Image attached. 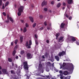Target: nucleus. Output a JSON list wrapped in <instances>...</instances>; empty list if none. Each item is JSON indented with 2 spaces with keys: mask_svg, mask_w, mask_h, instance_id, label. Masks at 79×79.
I'll use <instances>...</instances> for the list:
<instances>
[{
  "mask_svg": "<svg viewBox=\"0 0 79 79\" xmlns=\"http://www.w3.org/2000/svg\"><path fill=\"white\" fill-rule=\"evenodd\" d=\"M23 64L24 65V69H25V70H27V71H28L29 67H28V66H27V61L24 62L23 63Z\"/></svg>",
  "mask_w": 79,
  "mask_h": 79,
  "instance_id": "nucleus-5",
  "label": "nucleus"
},
{
  "mask_svg": "<svg viewBox=\"0 0 79 79\" xmlns=\"http://www.w3.org/2000/svg\"><path fill=\"white\" fill-rule=\"evenodd\" d=\"M65 8V7H63V8H62V9L63 10H64Z\"/></svg>",
  "mask_w": 79,
  "mask_h": 79,
  "instance_id": "nucleus-63",
  "label": "nucleus"
},
{
  "mask_svg": "<svg viewBox=\"0 0 79 79\" xmlns=\"http://www.w3.org/2000/svg\"><path fill=\"white\" fill-rule=\"evenodd\" d=\"M59 35H60V33H57V34H56V39H57V37H58Z\"/></svg>",
  "mask_w": 79,
  "mask_h": 79,
  "instance_id": "nucleus-28",
  "label": "nucleus"
},
{
  "mask_svg": "<svg viewBox=\"0 0 79 79\" xmlns=\"http://www.w3.org/2000/svg\"><path fill=\"white\" fill-rule=\"evenodd\" d=\"M43 77H47V78H48V77H49V76H43Z\"/></svg>",
  "mask_w": 79,
  "mask_h": 79,
  "instance_id": "nucleus-37",
  "label": "nucleus"
},
{
  "mask_svg": "<svg viewBox=\"0 0 79 79\" xmlns=\"http://www.w3.org/2000/svg\"><path fill=\"white\" fill-rule=\"evenodd\" d=\"M5 9V6H4V3L2 4V9Z\"/></svg>",
  "mask_w": 79,
  "mask_h": 79,
  "instance_id": "nucleus-36",
  "label": "nucleus"
},
{
  "mask_svg": "<svg viewBox=\"0 0 79 79\" xmlns=\"http://www.w3.org/2000/svg\"><path fill=\"white\" fill-rule=\"evenodd\" d=\"M43 58H45V57L44 56H42Z\"/></svg>",
  "mask_w": 79,
  "mask_h": 79,
  "instance_id": "nucleus-61",
  "label": "nucleus"
},
{
  "mask_svg": "<svg viewBox=\"0 0 79 79\" xmlns=\"http://www.w3.org/2000/svg\"><path fill=\"white\" fill-rule=\"evenodd\" d=\"M48 54L47 53H46L45 54V56H48Z\"/></svg>",
  "mask_w": 79,
  "mask_h": 79,
  "instance_id": "nucleus-41",
  "label": "nucleus"
},
{
  "mask_svg": "<svg viewBox=\"0 0 79 79\" xmlns=\"http://www.w3.org/2000/svg\"><path fill=\"white\" fill-rule=\"evenodd\" d=\"M69 61V59H68V60H64V61Z\"/></svg>",
  "mask_w": 79,
  "mask_h": 79,
  "instance_id": "nucleus-57",
  "label": "nucleus"
},
{
  "mask_svg": "<svg viewBox=\"0 0 79 79\" xmlns=\"http://www.w3.org/2000/svg\"><path fill=\"white\" fill-rule=\"evenodd\" d=\"M20 53L21 55H23V54H24V51L22 50L21 51V52H20Z\"/></svg>",
  "mask_w": 79,
  "mask_h": 79,
  "instance_id": "nucleus-25",
  "label": "nucleus"
},
{
  "mask_svg": "<svg viewBox=\"0 0 79 79\" xmlns=\"http://www.w3.org/2000/svg\"><path fill=\"white\" fill-rule=\"evenodd\" d=\"M25 76H27V79H29V77L28 76L26 75H25Z\"/></svg>",
  "mask_w": 79,
  "mask_h": 79,
  "instance_id": "nucleus-51",
  "label": "nucleus"
},
{
  "mask_svg": "<svg viewBox=\"0 0 79 79\" xmlns=\"http://www.w3.org/2000/svg\"><path fill=\"white\" fill-rule=\"evenodd\" d=\"M59 64L60 66V69H63L69 70V69L70 68L69 70L72 72L74 69V66L72 63L64 62L62 65H61V63H60Z\"/></svg>",
  "mask_w": 79,
  "mask_h": 79,
  "instance_id": "nucleus-1",
  "label": "nucleus"
},
{
  "mask_svg": "<svg viewBox=\"0 0 79 79\" xmlns=\"http://www.w3.org/2000/svg\"><path fill=\"white\" fill-rule=\"evenodd\" d=\"M44 10L45 11H47L48 9L47 8H44Z\"/></svg>",
  "mask_w": 79,
  "mask_h": 79,
  "instance_id": "nucleus-31",
  "label": "nucleus"
},
{
  "mask_svg": "<svg viewBox=\"0 0 79 79\" xmlns=\"http://www.w3.org/2000/svg\"><path fill=\"white\" fill-rule=\"evenodd\" d=\"M16 53V51L15 50L13 52V56H15V53Z\"/></svg>",
  "mask_w": 79,
  "mask_h": 79,
  "instance_id": "nucleus-26",
  "label": "nucleus"
},
{
  "mask_svg": "<svg viewBox=\"0 0 79 79\" xmlns=\"http://www.w3.org/2000/svg\"><path fill=\"white\" fill-rule=\"evenodd\" d=\"M59 73H60V76H62L63 74V71L61 70H60L59 71Z\"/></svg>",
  "mask_w": 79,
  "mask_h": 79,
  "instance_id": "nucleus-22",
  "label": "nucleus"
},
{
  "mask_svg": "<svg viewBox=\"0 0 79 79\" xmlns=\"http://www.w3.org/2000/svg\"><path fill=\"white\" fill-rule=\"evenodd\" d=\"M38 69L39 71H40L42 73H44V70H43V68H42V64H39Z\"/></svg>",
  "mask_w": 79,
  "mask_h": 79,
  "instance_id": "nucleus-9",
  "label": "nucleus"
},
{
  "mask_svg": "<svg viewBox=\"0 0 79 79\" xmlns=\"http://www.w3.org/2000/svg\"><path fill=\"white\" fill-rule=\"evenodd\" d=\"M2 5V0H0V6Z\"/></svg>",
  "mask_w": 79,
  "mask_h": 79,
  "instance_id": "nucleus-33",
  "label": "nucleus"
},
{
  "mask_svg": "<svg viewBox=\"0 0 79 79\" xmlns=\"http://www.w3.org/2000/svg\"><path fill=\"white\" fill-rule=\"evenodd\" d=\"M35 38H36V39H37V37H38V36L37 35L35 34Z\"/></svg>",
  "mask_w": 79,
  "mask_h": 79,
  "instance_id": "nucleus-38",
  "label": "nucleus"
},
{
  "mask_svg": "<svg viewBox=\"0 0 79 79\" xmlns=\"http://www.w3.org/2000/svg\"><path fill=\"white\" fill-rule=\"evenodd\" d=\"M71 78V76H68L67 77H64V79H70Z\"/></svg>",
  "mask_w": 79,
  "mask_h": 79,
  "instance_id": "nucleus-18",
  "label": "nucleus"
},
{
  "mask_svg": "<svg viewBox=\"0 0 79 79\" xmlns=\"http://www.w3.org/2000/svg\"><path fill=\"white\" fill-rule=\"evenodd\" d=\"M7 19L8 20L6 21L5 22L6 23H8L9 22V20H10V21H11L12 23H13V19L11 17H9V16H7Z\"/></svg>",
  "mask_w": 79,
  "mask_h": 79,
  "instance_id": "nucleus-10",
  "label": "nucleus"
},
{
  "mask_svg": "<svg viewBox=\"0 0 79 79\" xmlns=\"http://www.w3.org/2000/svg\"><path fill=\"white\" fill-rule=\"evenodd\" d=\"M35 42L36 45H37V44H38V42H37V40H35Z\"/></svg>",
  "mask_w": 79,
  "mask_h": 79,
  "instance_id": "nucleus-46",
  "label": "nucleus"
},
{
  "mask_svg": "<svg viewBox=\"0 0 79 79\" xmlns=\"http://www.w3.org/2000/svg\"><path fill=\"white\" fill-rule=\"evenodd\" d=\"M20 30H21V31H23V28H21Z\"/></svg>",
  "mask_w": 79,
  "mask_h": 79,
  "instance_id": "nucleus-60",
  "label": "nucleus"
},
{
  "mask_svg": "<svg viewBox=\"0 0 79 79\" xmlns=\"http://www.w3.org/2000/svg\"><path fill=\"white\" fill-rule=\"evenodd\" d=\"M24 10V6H20L18 9V16H21V13L23 12Z\"/></svg>",
  "mask_w": 79,
  "mask_h": 79,
  "instance_id": "nucleus-3",
  "label": "nucleus"
},
{
  "mask_svg": "<svg viewBox=\"0 0 79 79\" xmlns=\"http://www.w3.org/2000/svg\"><path fill=\"white\" fill-rule=\"evenodd\" d=\"M51 27H47V29L48 30H49V29H51Z\"/></svg>",
  "mask_w": 79,
  "mask_h": 79,
  "instance_id": "nucleus-49",
  "label": "nucleus"
},
{
  "mask_svg": "<svg viewBox=\"0 0 79 79\" xmlns=\"http://www.w3.org/2000/svg\"><path fill=\"white\" fill-rule=\"evenodd\" d=\"M63 38H64V37H60L59 40V42H63Z\"/></svg>",
  "mask_w": 79,
  "mask_h": 79,
  "instance_id": "nucleus-16",
  "label": "nucleus"
},
{
  "mask_svg": "<svg viewBox=\"0 0 79 79\" xmlns=\"http://www.w3.org/2000/svg\"><path fill=\"white\" fill-rule=\"evenodd\" d=\"M15 58H16V59H18V56H17Z\"/></svg>",
  "mask_w": 79,
  "mask_h": 79,
  "instance_id": "nucleus-58",
  "label": "nucleus"
},
{
  "mask_svg": "<svg viewBox=\"0 0 79 79\" xmlns=\"http://www.w3.org/2000/svg\"><path fill=\"white\" fill-rule=\"evenodd\" d=\"M14 44V42H11V45L13 46V44Z\"/></svg>",
  "mask_w": 79,
  "mask_h": 79,
  "instance_id": "nucleus-39",
  "label": "nucleus"
},
{
  "mask_svg": "<svg viewBox=\"0 0 79 79\" xmlns=\"http://www.w3.org/2000/svg\"><path fill=\"white\" fill-rule=\"evenodd\" d=\"M20 21H21V22L22 23H24V21L23 20H21Z\"/></svg>",
  "mask_w": 79,
  "mask_h": 79,
  "instance_id": "nucleus-42",
  "label": "nucleus"
},
{
  "mask_svg": "<svg viewBox=\"0 0 79 79\" xmlns=\"http://www.w3.org/2000/svg\"><path fill=\"white\" fill-rule=\"evenodd\" d=\"M32 7H34V5H32Z\"/></svg>",
  "mask_w": 79,
  "mask_h": 79,
  "instance_id": "nucleus-64",
  "label": "nucleus"
},
{
  "mask_svg": "<svg viewBox=\"0 0 79 79\" xmlns=\"http://www.w3.org/2000/svg\"><path fill=\"white\" fill-rule=\"evenodd\" d=\"M19 68L20 69H22V68H20V67H19Z\"/></svg>",
  "mask_w": 79,
  "mask_h": 79,
  "instance_id": "nucleus-62",
  "label": "nucleus"
},
{
  "mask_svg": "<svg viewBox=\"0 0 79 79\" xmlns=\"http://www.w3.org/2000/svg\"><path fill=\"white\" fill-rule=\"evenodd\" d=\"M49 12V13H52V10H48Z\"/></svg>",
  "mask_w": 79,
  "mask_h": 79,
  "instance_id": "nucleus-54",
  "label": "nucleus"
},
{
  "mask_svg": "<svg viewBox=\"0 0 79 79\" xmlns=\"http://www.w3.org/2000/svg\"><path fill=\"white\" fill-rule=\"evenodd\" d=\"M29 18L31 23H34V19L33 17L30 16L29 17Z\"/></svg>",
  "mask_w": 79,
  "mask_h": 79,
  "instance_id": "nucleus-15",
  "label": "nucleus"
},
{
  "mask_svg": "<svg viewBox=\"0 0 79 79\" xmlns=\"http://www.w3.org/2000/svg\"><path fill=\"white\" fill-rule=\"evenodd\" d=\"M55 58H56V59L57 61H59V57H58V56H55Z\"/></svg>",
  "mask_w": 79,
  "mask_h": 79,
  "instance_id": "nucleus-21",
  "label": "nucleus"
},
{
  "mask_svg": "<svg viewBox=\"0 0 79 79\" xmlns=\"http://www.w3.org/2000/svg\"><path fill=\"white\" fill-rule=\"evenodd\" d=\"M76 40V39L74 37L71 36L69 35L68 36V38L67 41L68 42L73 43Z\"/></svg>",
  "mask_w": 79,
  "mask_h": 79,
  "instance_id": "nucleus-2",
  "label": "nucleus"
},
{
  "mask_svg": "<svg viewBox=\"0 0 79 79\" xmlns=\"http://www.w3.org/2000/svg\"><path fill=\"white\" fill-rule=\"evenodd\" d=\"M69 20H71V19H72V17H69Z\"/></svg>",
  "mask_w": 79,
  "mask_h": 79,
  "instance_id": "nucleus-40",
  "label": "nucleus"
},
{
  "mask_svg": "<svg viewBox=\"0 0 79 79\" xmlns=\"http://www.w3.org/2000/svg\"><path fill=\"white\" fill-rule=\"evenodd\" d=\"M44 29V27H42L40 28L41 30H42Z\"/></svg>",
  "mask_w": 79,
  "mask_h": 79,
  "instance_id": "nucleus-55",
  "label": "nucleus"
},
{
  "mask_svg": "<svg viewBox=\"0 0 79 79\" xmlns=\"http://www.w3.org/2000/svg\"><path fill=\"white\" fill-rule=\"evenodd\" d=\"M35 26H36V23H35L33 25V27H35Z\"/></svg>",
  "mask_w": 79,
  "mask_h": 79,
  "instance_id": "nucleus-35",
  "label": "nucleus"
},
{
  "mask_svg": "<svg viewBox=\"0 0 79 79\" xmlns=\"http://www.w3.org/2000/svg\"><path fill=\"white\" fill-rule=\"evenodd\" d=\"M47 64L48 66H50L51 69H52V70H53V69H54V71H55L56 72H58V70L56 69H55V68L54 67V63L52 64V65H51V64H50V63L48 62H47Z\"/></svg>",
  "mask_w": 79,
  "mask_h": 79,
  "instance_id": "nucleus-4",
  "label": "nucleus"
},
{
  "mask_svg": "<svg viewBox=\"0 0 79 79\" xmlns=\"http://www.w3.org/2000/svg\"><path fill=\"white\" fill-rule=\"evenodd\" d=\"M47 2L46 1L44 0L41 4V6H44L47 5Z\"/></svg>",
  "mask_w": 79,
  "mask_h": 79,
  "instance_id": "nucleus-11",
  "label": "nucleus"
},
{
  "mask_svg": "<svg viewBox=\"0 0 79 79\" xmlns=\"http://www.w3.org/2000/svg\"><path fill=\"white\" fill-rule=\"evenodd\" d=\"M2 14L4 16H6V13L5 12H3Z\"/></svg>",
  "mask_w": 79,
  "mask_h": 79,
  "instance_id": "nucleus-43",
  "label": "nucleus"
},
{
  "mask_svg": "<svg viewBox=\"0 0 79 79\" xmlns=\"http://www.w3.org/2000/svg\"><path fill=\"white\" fill-rule=\"evenodd\" d=\"M46 42L47 43H49V41L48 40H47L46 41Z\"/></svg>",
  "mask_w": 79,
  "mask_h": 79,
  "instance_id": "nucleus-59",
  "label": "nucleus"
},
{
  "mask_svg": "<svg viewBox=\"0 0 79 79\" xmlns=\"http://www.w3.org/2000/svg\"><path fill=\"white\" fill-rule=\"evenodd\" d=\"M32 45V41L30 40L29 41V43L28 42H27L26 43V46L28 48H31V45Z\"/></svg>",
  "mask_w": 79,
  "mask_h": 79,
  "instance_id": "nucleus-6",
  "label": "nucleus"
},
{
  "mask_svg": "<svg viewBox=\"0 0 79 79\" xmlns=\"http://www.w3.org/2000/svg\"><path fill=\"white\" fill-rule=\"evenodd\" d=\"M11 73L12 74H14V73H15V72H14V71H13L12 70L11 71Z\"/></svg>",
  "mask_w": 79,
  "mask_h": 79,
  "instance_id": "nucleus-47",
  "label": "nucleus"
},
{
  "mask_svg": "<svg viewBox=\"0 0 79 79\" xmlns=\"http://www.w3.org/2000/svg\"><path fill=\"white\" fill-rule=\"evenodd\" d=\"M60 6H61V3H59L57 5V8H59Z\"/></svg>",
  "mask_w": 79,
  "mask_h": 79,
  "instance_id": "nucleus-24",
  "label": "nucleus"
},
{
  "mask_svg": "<svg viewBox=\"0 0 79 79\" xmlns=\"http://www.w3.org/2000/svg\"><path fill=\"white\" fill-rule=\"evenodd\" d=\"M27 58L28 59H30L32 58V55H31L30 53H28L27 54Z\"/></svg>",
  "mask_w": 79,
  "mask_h": 79,
  "instance_id": "nucleus-12",
  "label": "nucleus"
},
{
  "mask_svg": "<svg viewBox=\"0 0 79 79\" xmlns=\"http://www.w3.org/2000/svg\"><path fill=\"white\" fill-rule=\"evenodd\" d=\"M25 26L26 27H29V24L27 23H26L25 24Z\"/></svg>",
  "mask_w": 79,
  "mask_h": 79,
  "instance_id": "nucleus-29",
  "label": "nucleus"
},
{
  "mask_svg": "<svg viewBox=\"0 0 79 79\" xmlns=\"http://www.w3.org/2000/svg\"><path fill=\"white\" fill-rule=\"evenodd\" d=\"M65 25V24L64 23H62L60 25V27H61V28H63Z\"/></svg>",
  "mask_w": 79,
  "mask_h": 79,
  "instance_id": "nucleus-19",
  "label": "nucleus"
},
{
  "mask_svg": "<svg viewBox=\"0 0 79 79\" xmlns=\"http://www.w3.org/2000/svg\"><path fill=\"white\" fill-rule=\"evenodd\" d=\"M76 43L77 45H79V40L78 42L77 41H76Z\"/></svg>",
  "mask_w": 79,
  "mask_h": 79,
  "instance_id": "nucleus-30",
  "label": "nucleus"
},
{
  "mask_svg": "<svg viewBox=\"0 0 79 79\" xmlns=\"http://www.w3.org/2000/svg\"><path fill=\"white\" fill-rule=\"evenodd\" d=\"M63 78H64V77L61 76L60 77V78L61 79H63Z\"/></svg>",
  "mask_w": 79,
  "mask_h": 79,
  "instance_id": "nucleus-52",
  "label": "nucleus"
},
{
  "mask_svg": "<svg viewBox=\"0 0 79 79\" xmlns=\"http://www.w3.org/2000/svg\"><path fill=\"white\" fill-rule=\"evenodd\" d=\"M67 2L69 4H71L73 3V0H68Z\"/></svg>",
  "mask_w": 79,
  "mask_h": 79,
  "instance_id": "nucleus-14",
  "label": "nucleus"
},
{
  "mask_svg": "<svg viewBox=\"0 0 79 79\" xmlns=\"http://www.w3.org/2000/svg\"><path fill=\"white\" fill-rule=\"evenodd\" d=\"M51 3V5H54V3H55V2L54 1H52Z\"/></svg>",
  "mask_w": 79,
  "mask_h": 79,
  "instance_id": "nucleus-34",
  "label": "nucleus"
},
{
  "mask_svg": "<svg viewBox=\"0 0 79 79\" xmlns=\"http://www.w3.org/2000/svg\"><path fill=\"white\" fill-rule=\"evenodd\" d=\"M70 68L69 69V70H69V73H68V71H65L64 72V75H65V76H66L67 74H72V73H73V70H72V71H70Z\"/></svg>",
  "mask_w": 79,
  "mask_h": 79,
  "instance_id": "nucleus-7",
  "label": "nucleus"
},
{
  "mask_svg": "<svg viewBox=\"0 0 79 79\" xmlns=\"http://www.w3.org/2000/svg\"><path fill=\"white\" fill-rule=\"evenodd\" d=\"M18 45H16L15 48V49H16V48H18Z\"/></svg>",
  "mask_w": 79,
  "mask_h": 79,
  "instance_id": "nucleus-44",
  "label": "nucleus"
},
{
  "mask_svg": "<svg viewBox=\"0 0 79 79\" xmlns=\"http://www.w3.org/2000/svg\"><path fill=\"white\" fill-rule=\"evenodd\" d=\"M63 6H65V5H66V3H65V2H63Z\"/></svg>",
  "mask_w": 79,
  "mask_h": 79,
  "instance_id": "nucleus-50",
  "label": "nucleus"
},
{
  "mask_svg": "<svg viewBox=\"0 0 79 79\" xmlns=\"http://www.w3.org/2000/svg\"><path fill=\"white\" fill-rule=\"evenodd\" d=\"M46 71L47 72H48V71H49V69H47Z\"/></svg>",
  "mask_w": 79,
  "mask_h": 79,
  "instance_id": "nucleus-56",
  "label": "nucleus"
},
{
  "mask_svg": "<svg viewBox=\"0 0 79 79\" xmlns=\"http://www.w3.org/2000/svg\"><path fill=\"white\" fill-rule=\"evenodd\" d=\"M64 16H66V17H67V18H68V15L65 14H64Z\"/></svg>",
  "mask_w": 79,
  "mask_h": 79,
  "instance_id": "nucleus-45",
  "label": "nucleus"
},
{
  "mask_svg": "<svg viewBox=\"0 0 79 79\" xmlns=\"http://www.w3.org/2000/svg\"><path fill=\"white\" fill-rule=\"evenodd\" d=\"M23 31L24 32H26V31H27V28H26V27H25L24 28Z\"/></svg>",
  "mask_w": 79,
  "mask_h": 79,
  "instance_id": "nucleus-20",
  "label": "nucleus"
},
{
  "mask_svg": "<svg viewBox=\"0 0 79 79\" xmlns=\"http://www.w3.org/2000/svg\"><path fill=\"white\" fill-rule=\"evenodd\" d=\"M9 4V2H7L5 4V6H8Z\"/></svg>",
  "mask_w": 79,
  "mask_h": 79,
  "instance_id": "nucleus-23",
  "label": "nucleus"
},
{
  "mask_svg": "<svg viewBox=\"0 0 79 79\" xmlns=\"http://www.w3.org/2000/svg\"><path fill=\"white\" fill-rule=\"evenodd\" d=\"M18 41V40H15V44H17V43Z\"/></svg>",
  "mask_w": 79,
  "mask_h": 79,
  "instance_id": "nucleus-32",
  "label": "nucleus"
},
{
  "mask_svg": "<svg viewBox=\"0 0 79 79\" xmlns=\"http://www.w3.org/2000/svg\"><path fill=\"white\" fill-rule=\"evenodd\" d=\"M44 25H45V26H47V22H44Z\"/></svg>",
  "mask_w": 79,
  "mask_h": 79,
  "instance_id": "nucleus-53",
  "label": "nucleus"
},
{
  "mask_svg": "<svg viewBox=\"0 0 79 79\" xmlns=\"http://www.w3.org/2000/svg\"><path fill=\"white\" fill-rule=\"evenodd\" d=\"M20 72H21V71H20V70H17V73H20Z\"/></svg>",
  "mask_w": 79,
  "mask_h": 79,
  "instance_id": "nucleus-48",
  "label": "nucleus"
},
{
  "mask_svg": "<svg viewBox=\"0 0 79 79\" xmlns=\"http://www.w3.org/2000/svg\"><path fill=\"white\" fill-rule=\"evenodd\" d=\"M8 74V72L6 71V69H2V72L0 70V74Z\"/></svg>",
  "mask_w": 79,
  "mask_h": 79,
  "instance_id": "nucleus-8",
  "label": "nucleus"
},
{
  "mask_svg": "<svg viewBox=\"0 0 79 79\" xmlns=\"http://www.w3.org/2000/svg\"><path fill=\"white\" fill-rule=\"evenodd\" d=\"M23 36H21L20 38V40L21 42H23Z\"/></svg>",
  "mask_w": 79,
  "mask_h": 79,
  "instance_id": "nucleus-17",
  "label": "nucleus"
},
{
  "mask_svg": "<svg viewBox=\"0 0 79 79\" xmlns=\"http://www.w3.org/2000/svg\"><path fill=\"white\" fill-rule=\"evenodd\" d=\"M66 54V52H64L63 51L62 52H60L59 54V56H63L64 55Z\"/></svg>",
  "mask_w": 79,
  "mask_h": 79,
  "instance_id": "nucleus-13",
  "label": "nucleus"
},
{
  "mask_svg": "<svg viewBox=\"0 0 79 79\" xmlns=\"http://www.w3.org/2000/svg\"><path fill=\"white\" fill-rule=\"evenodd\" d=\"M8 61L9 62H11L12 61V59H11L10 58H9L8 59Z\"/></svg>",
  "mask_w": 79,
  "mask_h": 79,
  "instance_id": "nucleus-27",
  "label": "nucleus"
}]
</instances>
